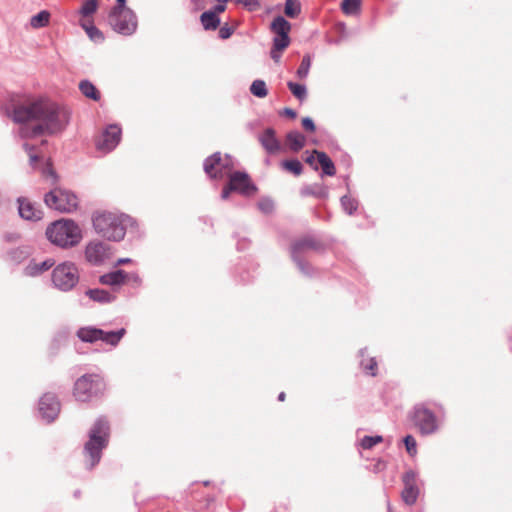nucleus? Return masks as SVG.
<instances>
[{
	"label": "nucleus",
	"mask_w": 512,
	"mask_h": 512,
	"mask_svg": "<svg viewBox=\"0 0 512 512\" xmlns=\"http://www.w3.org/2000/svg\"><path fill=\"white\" fill-rule=\"evenodd\" d=\"M288 144L293 151H299L305 144V137L298 131H291L287 134Z\"/></svg>",
	"instance_id": "31"
},
{
	"label": "nucleus",
	"mask_w": 512,
	"mask_h": 512,
	"mask_svg": "<svg viewBox=\"0 0 512 512\" xmlns=\"http://www.w3.org/2000/svg\"><path fill=\"white\" fill-rule=\"evenodd\" d=\"M288 88L292 92V94L300 101H303L307 97V88L303 84L295 83L289 81L287 83Z\"/></svg>",
	"instance_id": "37"
},
{
	"label": "nucleus",
	"mask_w": 512,
	"mask_h": 512,
	"mask_svg": "<svg viewBox=\"0 0 512 512\" xmlns=\"http://www.w3.org/2000/svg\"><path fill=\"white\" fill-rule=\"evenodd\" d=\"M278 399L279 401H283L285 399V393L284 392H281L279 395H278Z\"/></svg>",
	"instance_id": "57"
},
{
	"label": "nucleus",
	"mask_w": 512,
	"mask_h": 512,
	"mask_svg": "<svg viewBox=\"0 0 512 512\" xmlns=\"http://www.w3.org/2000/svg\"><path fill=\"white\" fill-rule=\"evenodd\" d=\"M311 63L312 59L310 55L307 54L302 58L301 64L296 71V75L298 78L305 79L308 76Z\"/></svg>",
	"instance_id": "40"
},
{
	"label": "nucleus",
	"mask_w": 512,
	"mask_h": 512,
	"mask_svg": "<svg viewBox=\"0 0 512 512\" xmlns=\"http://www.w3.org/2000/svg\"><path fill=\"white\" fill-rule=\"evenodd\" d=\"M43 175L45 177H49L51 178L52 180V183H55L57 181V175L55 173V171L49 166L47 165L44 169H43Z\"/></svg>",
	"instance_id": "47"
},
{
	"label": "nucleus",
	"mask_w": 512,
	"mask_h": 512,
	"mask_svg": "<svg viewBox=\"0 0 512 512\" xmlns=\"http://www.w3.org/2000/svg\"><path fill=\"white\" fill-rule=\"evenodd\" d=\"M314 155L317 156V161L321 165L322 173L324 175H328V176L335 175V173H336L335 165H334L333 161L328 157V155L324 152L314 150L313 154L307 157V159H306L307 163H309L310 165L314 164V160H315Z\"/></svg>",
	"instance_id": "19"
},
{
	"label": "nucleus",
	"mask_w": 512,
	"mask_h": 512,
	"mask_svg": "<svg viewBox=\"0 0 512 512\" xmlns=\"http://www.w3.org/2000/svg\"><path fill=\"white\" fill-rule=\"evenodd\" d=\"M306 247H309V248L312 247V243L310 241H306V240L296 242L291 248V255H292L293 260L296 262L299 270L305 275H310L311 274L310 266L307 263H305L304 260H302L301 258L298 257V253Z\"/></svg>",
	"instance_id": "22"
},
{
	"label": "nucleus",
	"mask_w": 512,
	"mask_h": 512,
	"mask_svg": "<svg viewBox=\"0 0 512 512\" xmlns=\"http://www.w3.org/2000/svg\"><path fill=\"white\" fill-rule=\"evenodd\" d=\"M9 204V199L0 190V213L3 212Z\"/></svg>",
	"instance_id": "50"
},
{
	"label": "nucleus",
	"mask_w": 512,
	"mask_h": 512,
	"mask_svg": "<svg viewBox=\"0 0 512 512\" xmlns=\"http://www.w3.org/2000/svg\"><path fill=\"white\" fill-rule=\"evenodd\" d=\"M204 485H205V486L209 485V482H208V481H205V482H204Z\"/></svg>",
	"instance_id": "59"
},
{
	"label": "nucleus",
	"mask_w": 512,
	"mask_h": 512,
	"mask_svg": "<svg viewBox=\"0 0 512 512\" xmlns=\"http://www.w3.org/2000/svg\"><path fill=\"white\" fill-rule=\"evenodd\" d=\"M402 482L404 488L401 492V499L406 505L412 506L417 502L420 494V489L417 485L418 473L412 469L405 471L402 475Z\"/></svg>",
	"instance_id": "13"
},
{
	"label": "nucleus",
	"mask_w": 512,
	"mask_h": 512,
	"mask_svg": "<svg viewBox=\"0 0 512 512\" xmlns=\"http://www.w3.org/2000/svg\"><path fill=\"white\" fill-rule=\"evenodd\" d=\"M342 209L348 214H354L358 209V201L349 195H344L340 199Z\"/></svg>",
	"instance_id": "36"
},
{
	"label": "nucleus",
	"mask_w": 512,
	"mask_h": 512,
	"mask_svg": "<svg viewBox=\"0 0 512 512\" xmlns=\"http://www.w3.org/2000/svg\"><path fill=\"white\" fill-rule=\"evenodd\" d=\"M126 280L127 273L121 269L105 273L99 277V282L102 285L111 287H120L126 282Z\"/></svg>",
	"instance_id": "20"
},
{
	"label": "nucleus",
	"mask_w": 512,
	"mask_h": 512,
	"mask_svg": "<svg viewBox=\"0 0 512 512\" xmlns=\"http://www.w3.org/2000/svg\"><path fill=\"white\" fill-rule=\"evenodd\" d=\"M85 295L89 299H91L95 302L101 303V304L111 303V302L115 301V299H116L115 295L111 294L110 292H108L104 289H99V288L88 289L85 292Z\"/></svg>",
	"instance_id": "25"
},
{
	"label": "nucleus",
	"mask_w": 512,
	"mask_h": 512,
	"mask_svg": "<svg viewBox=\"0 0 512 512\" xmlns=\"http://www.w3.org/2000/svg\"><path fill=\"white\" fill-rule=\"evenodd\" d=\"M24 149H25V150L29 153V155H30V163H31V164H34V163L37 161V156L31 153V151H32V147H31L29 144L25 143V144H24Z\"/></svg>",
	"instance_id": "53"
},
{
	"label": "nucleus",
	"mask_w": 512,
	"mask_h": 512,
	"mask_svg": "<svg viewBox=\"0 0 512 512\" xmlns=\"http://www.w3.org/2000/svg\"><path fill=\"white\" fill-rule=\"evenodd\" d=\"M383 441V437L380 435L375 436H364L360 442L359 445L361 448L365 450L372 449L375 445L381 443Z\"/></svg>",
	"instance_id": "41"
},
{
	"label": "nucleus",
	"mask_w": 512,
	"mask_h": 512,
	"mask_svg": "<svg viewBox=\"0 0 512 512\" xmlns=\"http://www.w3.org/2000/svg\"><path fill=\"white\" fill-rule=\"evenodd\" d=\"M98 8V0H85L78 13L83 17L87 18L90 17L92 14L96 12Z\"/></svg>",
	"instance_id": "35"
},
{
	"label": "nucleus",
	"mask_w": 512,
	"mask_h": 512,
	"mask_svg": "<svg viewBox=\"0 0 512 512\" xmlns=\"http://www.w3.org/2000/svg\"><path fill=\"white\" fill-rule=\"evenodd\" d=\"M362 0H343L342 11L346 15H357L360 12Z\"/></svg>",
	"instance_id": "34"
},
{
	"label": "nucleus",
	"mask_w": 512,
	"mask_h": 512,
	"mask_svg": "<svg viewBox=\"0 0 512 512\" xmlns=\"http://www.w3.org/2000/svg\"><path fill=\"white\" fill-rule=\"evenodd\" d=\"M44 202L50 209L61 213H72L79 206L76 194L60 187H56L46 193Z\"/></svg>",
	"instance_id": "8"
},
{
	"label": "nucleus",
	"mask_w": 512,
	"mask_h": 512,
	"mask_svg": "<svg viewBox=\"0 0 512 512\" xmlns=\"http://www.w3.org/2000/svg\"><path fill=\"white\" fill-rule=\"evenodd\" d=\"M226 9V3H223V2H218L217 5H215V7L213 8V10H211L212 12H215L216 15H218L219 13H222L224 12Z\"/></svg>",
	"instance_id": "51"
},
{
	"label": "nucleus",
	"mask_w": 512,
	"mask_h": 512,
	"mask_svg": "<svg viewBox=\"0 0 512 512\" xmlns=\"http://www.w3.org/2000/svg\"><path fill=\"white\" fill-rule=\"evenodd\" d=\"M50 13L46 10H42L30 19L31 27L38 29L45 27L49 24Z\"/></svg>",
	"instance_id": "32"
},
{
	"label": "nucleus",
	"mask_w": 512,
	"mask_h": 512,
	"mask_svg": "<svg viewBox=\"0 0 512 512\" xmlns=\"http://www.w3.org/2000/svg\"><path fill=\"white\" fill-rule=\"evenodd\" d=\"M256 186L251 182L245 172H233L229 175V184L223 189L221 198L228 199L231 191L239 192L242 195L250 196L256 192Z\"/></svg>",
	"instance_id": "11"
},
{
	"label": "nucleus",
	"mask_w": 512,
	"mask_h": 512,
	"mask_svg": "<svg viewBox=\"0 0 512 512\" xmlns=\"http://www.w3.org/2000/svg\"><path fill=\"white\" fill-rule=\"evenodd\" d=\"M283 50H277L274 46L271 50V58L275 61V62H279L280 60V57H281V52Z\"/></svg>",
	"instance_id": "52"
},
{
	"label": "nucleus",
	"mask_w": 512,
	"mask_h": 512,
	"mask_svg": "<svg viewBox=\"0 0 512 512\" xmlns=\"http://www.w3.org/2000/svg\"><path fill=\"white\" fill-rule=\"evenodd\" d=\"M200 19L205 30H215L220 24V18L212 11H205Z\"/></svg>",
	"instance_id": "28"
},
{
	"label": "nucleus",
	"mask_w": 512,
	"mask_h": 512,
	"mask_svg": "<svg viewBox=\"0 0 512 512\" xmlns=\"http://www.w3.org/2000/svg\"><path fill=\"white\" fill-rule=\"evenodd\" d=\"M403 442L405 444L407 453L414 457L417 454V442L412 435L404 437Z\"/></svg>",
	"instance_id": "43"
},
{
	"label": "nucleus",
	"mask_w": 512,
	"mask_h": 512,
	"mask_svg": "<svg viewBox=\"0 0 512 512\" xmlns=\"http://www.w3.org/2000/svg\"><path fill=\"white\" fill-rule=\"evenodd\" d=\"M108 23L115 32L124 36L133 35L138 27L137 16L130 8L111 10Z\"/></svg>",
	"instance_id": "10"
},
{
	"label": "nucleus",
	"mask_w": 512,
	"mask_h": 512,
	"mask_svg": "<svg viewBox=\"0 0 512 512\" xmlns=\"http://www.w3.org/2000/svg\"><path fill=\"white\" fill-rule=\"evenodd\" d=\"M28 256V253L23 248H14L7 253V259L11 263L19 264L23 262Z\"/></svg>",
	"instance_id": "38"
},
{
	"label": "nucleus",
	"mask_w": 512,
	"mask_h": 512,
	"mask_svg": "<svg viewBox=\"0 0 512 512\" xmlns=\"http://www.w3.org/2000/svg\"><path fill=\"white\" fill-rule=\"evenodd\" d=\"M54 264L55 261L52 258H47L42 262H37L35 259H32L23 268V274L27 277H38L53 268Z\"/></svg>",
	"instance_id": "18"
},
{
	"label": "nucleus",
	"mask_w": 512,
	"mask_h": 512,
	"mask_svg": "<svg viewBox=\"0 0 512 512\" xmlns=\"http://www.w3.org/2000/svg\"><path fill=\"white\" fill-rule=\"evenodd\" d=\"M236 4L243 5L249 11H255L259 9L260 3L258 0H234Z\"/></svg>",
	"instance_id": "44"
},
{
	"label": "nucleus",
	"mask_w": 512,
	"mask_h": 512,
	"mask_svg": "<svg viewBox=\"0 0 512 512\" xmlns=\"http://www.w3.org/2000/svg\"><path fill=\"white\" fill-rule=\"evenodd\" d=\"M250 92L252 95L258 98L266 97L268 94V89L265 81L261 79L254 80L250 86Z\"/></svg>",
	"instance_id": "33"
},
{
	"label": "nucleus",
	"mask_w": 512,
	"mask_h": 512,
	"mask_svg": "<svg viewBox=\"0 0 512 512\" xmlns=\"http://www.w3.org/2000/svg\"><path fill=\"white\" fill-rule=\"evenodd\" d=\"M80 26L86 31L90 40L96 43L103 42L104 35L96 26L91 23H87L85 20L80 21Z\"/></svg>",
	"instance_id": "30"
},
{
	"label": "nucleus",
	"mask_w": 512,
	"mask_h": 512,
	"mask_svg": "<svg viewBox=\"0 0 512 512\" xmlns=\"http://www.w3.org/2000/svg\"><path fill=\"white\" fill-rule=\"evenodd\" d=\"M122 130L117 124L107 126L96 141V148L102 153H109L120 143Z\"/></svg>",
	"instance_id": "14"
},
{
	"label": "nucleus",
	"mask_w": 512,
	"mask_h": 512,
	"mask_svg": "<svg viewBox=\"0 0 512 512\" xmlns=\"http://www.w3.org/2000/svg\"><path fill=\"white\" fill-rule=\"evenodd\" d=\"M388 512H391L390 510Z\"/></svg>",
	"instance_id": "60"
},
{
	"label": "nucleus",
	"mask_w": 512,
	"mask_h": 512,
	"mask_svg": "<svg viewBox=\"0 0 512 512\" xmlns=\"http://www.w3.org/2000/svg\"><path fill=\"white\" fill-rule=\"evenodd\" d=\"M259 141L263 148L270 154H274L280 150V143L275 136V131L272 128H267L259 136Z\"/></svg>",
	"instance_id": "21"
},
{
	"label": "nucleus",
	"mask_w": 512,
	"mask_h": 512,
	"mask_svg": "<svg viewBox=\"0 0 512 512\" xmlns=\"http://www.w3.org/2000/svg\"><path fill=\"white\" fill-rule=\"evenodd\" d=\"M117 4L111 10H120L128 8L126 6V0H116Z\"/></svg>",
	"instance_id": "54"
},
{
	"label": "nucleus",
	"mask_w": 512,
	"mask_h": 512,
	"mask_svg": "<svg viewBox=\"0 0 512 512\" xmlns=\"http://www.w3.org/2000/svg\"><path fill=\"white\" fill-rule=\"evenodd\" d=\"M218 2H223V3H226L228 2L229 0H217Z\"/></svg>",
	"instance_id": "58"
},
{
	"label": "nucleus",
	"mask_w": 512,
	"mask_h": 512,
	"mask_svg": "<svg viewBox=\"0 0 512 512\" xmlns=\"http://www.w3.org/2000/svg\"><path fill=\"white\" fill-rule=\"evenodd\" d=\"M258 207L263 213L269 214L274 209V203L272 200L265 198L260 200V202L258 203Z\"/></svg>",
	"instance_id": "45"
},
{
	"label": "nucleus",
	"mask_w": 512,
	"mask_h": 512,
	"mask_svg": "<svg viewBox=\"0 0 512 512\" xmlns=\"http://www.w3.org/2000/svg\"><path fill=\"white\" fill-rule=\"evenodd\" d=\"M302 126L305 130L309 132H314L316 129L314 121L310 117H304L302 119Z\"/></svg>",
	"instance_id": "46"
},
{
	"label": "nucleus",
	"mask_w": 512,
	"mask_h": 512,
	"mask_svg": "<svg viewBox=\"0 0 512 512\" xmlns=\"http://www.w3.org/2000/svg\"><path fill=\"white\" fill-rule=\"evenodd\" d=\"M282 166L294 175H300L303 169L301 162L297 159L286 160L282 163Z\"/></svg>",
	"instance_id": "42"
},
{
	"label": "nucleus",
	"mask_w": 512,
	"mask_h": 512,
	"mask_svg": "<svg viewBox=\"0 0 512 512\" xmlns=\"http://www.w3.org/2000/svg\"><path fill=\"white\" fill-rule=\"evenodd\" d=\"M271 30L275 33L273 46L277 50H284L290 44L289 32L291 24L282 16H277L271 23Z\"/></svg>",
	"instance_id": "16"
},
{
	"label": "nucleus",
	"mask_w": 512,
	"mask_h": 512,
	"mask_svg": "<svg viewBox=\"0 0 512 512\" xmlns=\"http://www.w3.org/2000/svg\"><path fill=\"white\" fill-rule=\"evenodd\" d=\"M125 335V328H120L115 331H105L100 329L99 341H102L103 343L111 347H117Z\"/></svg>",
	"instance_id": "24"
},
{
	"label": "nucleus",
	"mask_w": 512,
	"mask_h": 512,
	"mask_svg": "<svg viewBox=\"0 0 512 512\" xmlns=\"http://www.w3.org/2000/svg\"><path fill=\"white\" fill-rule=\"evenodd\" d=\"M284 113L292 118L296 117V112L291 108H285Z\"/></svg>",
	"instance_id": "56"
},
{
	"label": "nucleus",
	"mask_w": 512,
	"mask_h": 512,
	"mask_svg": "<svg viewBox=\"0 0 512 512\" xmlns=\"http://www.w3.org/2000/svg\"><path fill=\"white\" fill-rule=\"evenodd\" d=\"M59 412L60 402L55 394L47 392L40 397L38 413L43 421L47 423L53 422L58 417Z\"/></svg>",
	"instance_id": "12"
},
{
	"label": "nucleus",
	"mask_w": 512,
	"mask_h": 512,
	"mask_svg": "<svg viewBox=\"0 0 512 512\" xmlns=\"http://www.w3.org/2000/svg\"><path fill=\"white\" fill-rule=\"evenodd\" d=\"M79 90L86 97L94 101H98L100 99V93L95 87V85L89 80H82L79 83Z\"/></svg>",
	"instance_id": "27"
},
{
	"label": "nucleus",
	"mask_w": 512,
	"mask_h": 512,
	"mask_svg": "<svg viewBox=\"0 0 512 512\" xmlns=\"http://www.w3.org/2000/svg\"><path fill=\"white\" fill-rule=\"evenodd\" d=\"M110 255V247L99 240L90 241L85 246V260L91 265L99 266L103 264Z\"/></svg>",
	"instance_id": "15"
},
{
	"label": "nucleus",
	"mask_w": 512,
	"mask_h": 512,
	"mask_svg": "<svg viewBox=\"0 0 512 512\" xmlns=\"http://www.w3.org/2000/svg\"><path fill=\"white\" fill-rule=\"evenodd\" d=\"M7 115L15 123L24 124L19 134L22 138H32L43 134H54L62 131L70 120L67 109L44 99L19 105Z\"/></svg>",
	"instance_id": "1"
},
{
	"label": "nucleus",
	"mask_w": 512,
	"mask_h": 512,
	"mask_svg": "<svg viewBox=\"0 0 512 512\" xmlns=\"http://www.w3.org/2000/svg\"><path fill=\"white\" fill-rule=\"evenodd\" d=\"M50 282L53 289L68 293L73 291L80 282V271L76 263L66 260L54 264L50 275Z\"/></svg>",
	"instance_id": "5"
},
{
	"label": "nucleus",
	"mask_w": 512,
	"mask_h": 512,
	"mask_svg": "<svg viewBox=\"0 0 512 512\" xmlns=\"http://www.w3.org/2000/svg\"><path fill=\"white\" fill-rule=\"evenodd\" d=\"M302 195H313L319 198H325L328 196V189L322 183H314L312 185L306 186L301 191Z\"/></svg>",
	"instance_id": "29"
},
{
	"label": "nucleus",
	"mask_w": 512,
	"mask_h": 512,
	"mask_svg": "<svg viewBox=\"0 0 512 512\" xmlns=\"http://www.w3.org/2000/svg\"><path fill=\"white\" fill-rule=\"evenodd\" d=\"M127 280L131 281L136 286H140L142 284V278L136 272L127 273Z\"/></svg>",
	"instance_id": "48"
},
{
	"label": "nucleus",
	"mask_w": 512,
	"mask_h": 512,
	"mask_svg": "<svg viewBox=\"0 0 512 512\" xmlns=\"http://www.w3.org/2000/svg\"><path fill=\"white\" fill-rule=\"evenodd\" d=\"M360 356V368L362 371L369 376H376L378 372V363L375 357H371L368 355L367 348L361 349L359 351Z\"/></svg>",
	"instance_id": "23"
},
{
	"label": "nucleus",
	"mask_w": 512,
	"mask_h": 512,
	"mask_svg": "<svg viewBox=\"0 0 512 512\" xmlns=\"http://www.w3.org/2000/svg\"><path fill=\"white\" fill-rule=\"evenodd\" d=\"M76 335L80 341L92 344L99 341L100 329L93 326H85L79 328Z\"/></svg>",
	"instance_id": "26"
},
{
	"label": "nucleus",
	"mask_w": 512,
	"mask_h": 512,
	"mask_svg": "<svg viewBox=\"0 0 512 512\" xmlns=\"http://www.w3.org/2000/svg\"><path fill=\"white\" fill-rule=\"evenodd\" d=\"M132 262V259L131 258H119L116 263H115V266H119V265H124V264H129Z\"/></svg>",
	"instance_id": "55"
},
{
	"label": "nucleus",
	"mask_w": 512,
	"mask_h": 512,
	"mask_svg": "<svg viewBox=\"0 0 512 512\" xmlns=\"http://www.w3.org/2000/svg\"><path fill=\"white\" fill-rule=\"evenodd\" d=\"M110 438V423L104 416H99L88 431V440L84 445L85 465L92 469L101 460L102 451L107 447Z\"/></svg>",
	"instance_id": "2"
},
{
	"label": "nucleus",
	"mask_w": 512,
	"mask_h": 512,
	"mask_svg": "<svg viewBox=\"0 0 512 512\" xmlns=\"http://www.w3.org/2000/svg\"><path fill=\"white\" fill-rule=\"evenodd\" d=\"M236 166L235 159L225 154L222 156L220 152H215L204 160L203 168L205 173L212 179H222L232 173Z\"/></svg>",
	"instance_id": "9"
},
{
	"label": "nucleus",
	"mask_w": 512,
	"mask_h": 512,
	"mask_svg": "<svg viewBox=\"0 0 512 512\" xmlns=\"http://www.w3.org/2000/svg\"><path fill=\"white\" fill-rule=\"evenodd\" d=\"M105 390L106 383L99 374H84L75 381L73 396L77 401L89 402L102 396Z\"/></svg>",
	"instance_id": "7"
},
{
	"label": "nucleus",
	"mask_w": 512,
	"mask_h": 512,
	"mask_svg": "<svg viewBox=\"0 0 512 512\" xmlns=\"http://www.w3.org/2000/svg\"><path fill=\"white\" fill-rule=\"evenodd\" d=\"M45 235L51 244L62 249L77 246L83 238L80 226L72 219H60L50 223Z\"/></svg>",
	"instance_id": "4"
},
{
	"label": "nucleus",
	"mask_w": 512,
	"mask_h": 512,
	"mask_svg": "<svg viewBox=\"0 0 512 512\" xmlns=\"http://www.w3.org/2000/svg\"><path fill=\"white\" fill-rule=\"evenodd\" d=\"M19 216L26 220L37 222L43 218V211L30 200L19 197L17 199Z\"/></svg>",
	"instance_id": "17"
},
{
	"label": "nucleus",
	"mask_w": 512,
	"mask_h": 512,
	"mask_svg": "<svg viewBox=\"0 0 512 512\" xmlns=\"http://www.w3.org/2000/svg\"><path fill=\"white\" fill-rule=\"evenodd\" d=\"M284 12L289 18L297 17L301 12V4L298 0H286Z\"/></svg>",
	"instance_id": "39"
},
{
	"label": "nucleus",
	"mask_w": 512,
	"mask_h": 512,
	"mask_svg": "<svg viewBox=\"0 0 512 512\" xmlns=\"http://www.w3.org/2000/svg\"><path fill=\"white\" fill-rule=\"evenodd\" d=\"M411 420L417 431L423 436L437 433L445 420V413L439 415L433 412L426 404H417L411 412Z\"/></svg>",
	"instance_id": "6"
},
{
	"label": "nucleus",
	"mask_w": 512,
	"mask_h": 512,
	"mask_svg": "<svg viewBox=\"0 0 512 512\" xmlns=\"http://www.w3.org/2000/svg\"><path fill=\"white\" fill-rule=\"evenodd\" d=\"M135 223L134 219L126 214L112 212H98L92 217L95 232L101 237L114 242L124 239L126 229Z\"/></svg>",
	"instance_id": "3"
},
{
	"label": "nucleus",
	"mask_w": 512,
	"mask_h": 512,
	"mask_svg": "<svg viewBox=\"0 0 512 512\" xmlns=\"http://www.w3.org/2000/svg\"><path fill=\"white\" fill-rule=\"evenodd\" d=\"M233 33V29L230 28L229 26L225 25V26H222L219 30V36L220 38L222 39H227L229 38Z\"/></svg>",
	"instance_id": "49"
}]
</instances>
